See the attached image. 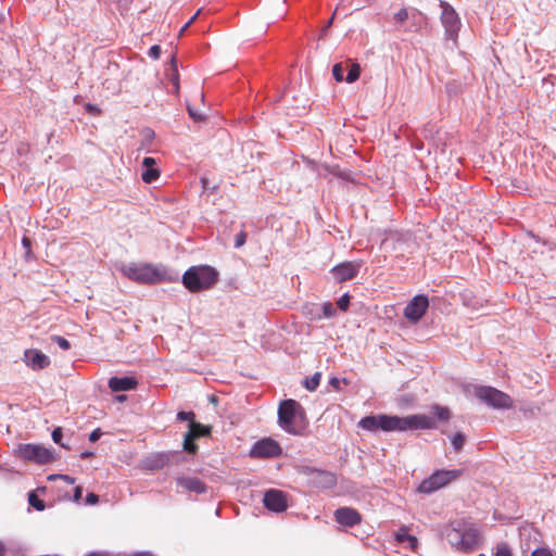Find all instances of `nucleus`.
Returning a JSON list of instances; mask_svg holds the SVG:
<instances>
[{
  "label": "nucleus",
  "mask_w": 556,
  "mask_h": 556,
  "mask_svg": "<svg viewBox=\"0 0 556 556\" xmlns=\"http://www.w3.org/2000/svg\"><path fill=\"white\" fill-rule=\"evenodd\" d=\"M358 425L361 428L368 431L378 429L383 431H406L437 428L435 419L425 414L409 415L406 417L390 415L367 416L362 418Z\"/></svg>",
  "instance_id": "nucleus-1"
},
{
  "label": "nucleus",
  "mask_w": 556,
  "mask_h": 556,
  "mask_svg": "<svg viewBox=\"0 0 556 556\" xmlns=\"http://www.w3.org/2000/svg\"><path fill=\"white\" fill-rule=\"evenodd\" d=\"M118 269L125 277L139 283H157L175 279L162 265L131 262L122 264Z\"/></svg>",
  "instance_id": "nucleus-2"
},
{
  "label": "nucleus",
  "mask_w": 556,
  "mask_h": 556,
  "mask_svg": "<svg viewBox=\"0 0 556 556\" xmlns=\"http://www.w3.org/2000/svg\"><path fill=\"white\" fill-rule=\"evenodd\" d=\"M442 535L445 536L452 547L465 552L475 548L479 540L477 529L464 520H455L444 527Z\"/></svg>",
  "instance_id": "nucleus-3"
},
{
  "label": "nucleus",
  "mask_w": 556,
  "mask_h": 556,
  "mask_svg": "<svg viewBox=\"0 0 556 556\" xmlns=\"http://www.w3.org/2000/svg\"><path fill=\"white\" fill-rule=\"evenodd\" d=\"M279 426L291 434H301L306 428V418L303 407L294 400H286L278 409Z\"/></svg>",
  "instance_id": "nucleus-4"
},
{
  "label": "nucleus",
  "mask_w": 556,
  "mask_h": 556,
  "mask_svg": "<svg viewBox=\"0 0 556 556\" xmlns=\"http://www.w3.org/2000/svg\"><path fill=\"white\" fill-rule=\"evenodd\" d=\"M218 279V273L208 265L191 266L182 275V285L190 292H199L213 287Z\"/></svg>",
  "instance_id": "nucleus-5"
},
{
  "label": "nucleus",
  "mask_w": 556,
  "mask_h": 556,
  "mask_svg": "<svg viewBox=\"0 0 556 556\" xmlns=\"http://www.w3.org/2000/svg\"><path fill=\"white\" fill-rule=\"evenodd\" d=\"M472 392L482 403L495 409H508L513 407L510 396L493 387L475 386Z\"/></svg>",
  "instance_id": "nucleus-6"
},
{
  "label": "nucleus",
  "mask_w": 556,
  "mask_h": 556,
  "mask_svg": "<svg viewBox=\"0 0 556 556\" xmlns=\"http://www.w3.org/2000/svg\"><path fill=\"white\" fill-rule=\"evenodd\" d=\"M18 458L36 464L55 460L54 452L40 444H20L15 451Z\"/></svg>",
  "instance_id": "nucleus-7"
},
{
  "label": "nucleus",
  "mask_w": 556,
  "mask_h": 556,
  "mask_svg": "<svg viewBox=\"0 0 556 556\" xmlns=\"http://www.w3.org/2000/svg\"><path fill=\"white\" fill-rule=\"evenodd\" d=\"M462 470H437L428 479H425L418 486V492L430 494L447 485L462 476Z\"/></svg>",
  "instance_id": "nucleus-8"
},
{
  "label": "nucleus",
  "mask_w": 556,
  "mask_h": 556,
  "mask_svg": "<svg viewBox=\"0 0 556 556\" xmlns=\"http://www.w3.org/2000/svg\"><path fill=\"white\" fill-rule=\"evenodd\" d=\"M440 8H441V23L445 30V36L456 41L458 37V33L462 28V21L456 12V10L446 1L441 0L440 1Z\"/></svg>",
  "instance_id": "nucleus-9"
},
{
  "label": "nucleus",
  "mask_w": 556,
  "mask_h": 556,
  "mask_svg": "<svg viewBox=\"0 0 556 556\" xmlns=\"http://www.w3.org/2000/svg\"><path fill=\"white\" fill-rule=\"evenodd\" d=\"M429 306L428 298L416 295L404 308V316L412 323H417L425 315Z\"/></svg>",
  "instance_id": "nucleus-10"
},
{
  "label": "nucleus",
  "mask_w": 556,
  "mask_h": 556,
  "mask_svg": "<svg viewBox=\"0 0 556 556\" xmlns=\"http://www.w3.org/2000/svg\"><path fill=\"white\" fill-rule=\"evenodd\" d=\"M281 454L279 444L273 439L257 441L251 448L252 457H275Z\"/></svg>",
  "instance_id": "nucleus-11"
},
{
  "label": "nucleus",
  "mask_w": 556,
  "mask_h": 556,
  "mask_svg": "<svg viewBox=\"0 0 556 556\" xmlns=\"http://www.w3.org/2000/svg\"><path fill=\"white\" fill-rule=\"evenodd\" d=\"M23 361L33 370H41L50 365V358L37 349L26 350Z\"/></svg>",
  "instance_id": "nucleus-12"
},
{
  "label": "nucleus",
  "mask_w": 556,
  "mask_h": 556,
  "mask_svg": "<svg viewBox=\"0 0 556 556\" xmlns=\"http://www.w3.org/2000/svg\"><path fill=\"white\" fill-rule=\"evenodd\" d=\"M264 505L269 510L281 513L287 508L286 496L282 491L269 490L264 495Z\"/></svg>",
  "instance_id": "nucleus-13"
},
{
  "label": "nucleus",
  "mask_w": 556,
  "mask_h": 556,
  "mask_svg": "<svg viewBox=\"0 0 556 556\" xmlns=\"http://www.w3.org/2000/svg\"><path fill=\"white\" fill-rule=\"evenodd\" d=\"M334 519L338 523L353 527L362 521L359 513L351 507H341L334 511Z\"/></svg>",
  "instance_id": "nucleus-14"
},
{
  "label": "nucleus",
  "mask_w": 556,
  "mask_h": 556,
  "mask_svg": "<svg viewBox=\"0 0 556 556\" xmlns=\"http://www.w3.org/2000/svg\"><path fill=\"white\" fill-rule=\"evenodd\" d=\"M359 264L344 262L332 268V274L338 281H345L354 278L358 273Z\"/></svg>",
  "instance_id": "nucleus-15"
},
{
  "label": "nucleus",
  "mask_w": 556,
  "mask_h": 556,
  "mask_svg": "<svg viewBox=\"0 0 556 556\" xmlns=\"http://www.w3.org/2000/svg\"><path fill=\"white\" fill-rule=\"evenodd\" d=\"M143 170L141 173V178L146 184H151L159 179L160 169L156 167V160L150 156H147L142 161Z\"/></svg>",
  "instance_id": "nucleus-16"
},
{
  "label": "nucleus",
  "mask_w": 556,
  "mask_h": 556,
  "mask_svg": "<svg viewBox=\"0 0 556 556\" xmlns=\"http://www.w3.org/2000/svg\"><path fill=\"white\" fill-rule=\"evenodd\" d=\"M137 384L134 377H112L109 380V388L114 392L134 390Z\"/></svg>",
  "instance_id": "nucleus-17"
},
{
  "label": "nucleus",
  "mask_w": 556,
  "mask_h": 556,
  "mask_svg": "<svg viewBox=\"0 0 556 556\" xmlns=\"http://www.w3.org/2000/svg\"><path fill=\"white\" fill-rule=\"evenodd\" d=\"M177 483L187 491L194 492L198 494L204 493L206 486L199 478L195 477H179Z\"/></svg>",
  "instance_id": "nucleus-18"
},
{
  "label": "nucleus",
  "mask_w": 556,
  "mask_h": 556,
  "mask_svg": "<svg viewBox=\"0 0 556 556\" xmlns=\"http://www.w3.org/2000/svg\"><path fill=\"white\" fill-rule=\"evenodd\" d=\"M395 538L397 540V542L400 543H407V545L413 549L415 551L417 545H418V541L415 536L410 535L408 532H407V529L406 528H401L397 533L395 534Z\"/></svg>",
  "instance_id": "nucleus-19"
},
{
  "label": "nucleus",
  "mask_w": 556,
  "mask_h": 556,
  "mask_svg": "<svg viewBox=\"0 0 556 556\" xmlns=\"http://www.w3.org/2000/svg\"><path fill=\"white\" fill-rule=\"evenodd\" d=\"M197 439V434L193 432H187L184 440V450L188 453H195L198 450L197 444L193 442Z\"/></svg>",
  "instance_id": "nucleus-20"
},
{
  "label": "nucleus",
  "mask_w": 556,
  "mask_h": 556,
  "mask_svg": "<svg viewBox=\"0 0 556 556\" xmlns=\"http://www.w3.org/2000/svg\"><path fill=\"white\" fill-rule=\"evenodd\" d=\"M432 413L433 415L439 419V420H442V421H446L450 419L451 417V412L447 407H444V406H440V405H434L432 407Z\"/></svg>",
  "instance_id": "nucleus-21"
},
{
  "label": "nucleus",
  "mask_w": 556,
  "mask_h": 556,
  "mask_svg": "<svg viewBox=\"0 0 556 556\" xmlns=\"http://www.w3.org/2000/svg\"><path fill=\"white\" fill-rule=\"evenodd\" d=\"M361 75V66L357 63H352L349 73L345 77L346 83L351 84L356 81Z\"/></svg>",
  "instance_id": "nucleus-22"
},
{
  "label": "nucleus",
  "mask_w": 556,
  "mask_h": 556,
  "mask_svg": "<svg viewBox=\"0 0 556 556\" xmlns=\"http://www.w3.org/2000/svg\"><path fill=\"white\" fill-rule=\"evenodd\" d=\"M188 432H193L197 434V438H200V437L206 435L208 433V429L199 422L191 421L189 424Z\"/></svg>",
  "instance_id": "nucleus-23"
},
{
  "label": "nucleus",
  "mask_w": 556,
  "mask_h": 556,
  "mask_svg": "<svg viewBox=\"0 0 556 556\" xmlns=\"http://www.w3.org/2000/svg\"><path fill=\"white\" fill-rule=\"evenodd\" d=\"M319 382H320V374L316 372L311 378H306L304 380V386L307 390L314 391L319 386Z\"/></svg>",
  "instance_id": "nucleus-24"
},
{
  "label": "nucleus",
  "mask_w": 556,
  "mask_h": 556,
  "mask_svg": "<svg viewBox=\"0 0 556 556\" xmlns=\"http://www.w3.org/2000/svg\"><path fill=\"white\" fill-rule=\"evenodd\" d=\"M320 308L323 311V314L318 315L317 318H321V317L330 318V317L334 316V314H336V309L330 302H325L324 304H321Z\"/></svg>",
  "instance_id": "nucleus-25"
},
{
  "label": "nucleus",
  "mask_w": 556,
  "mask_h": 556,
  "mask_svg": "<svg viewBox=\"0 0 556 556\" xmlns=\"http://www.w3.org/2000/svg\"><path fill=\"white\" fill-rule=\"evenodd\" d=\"M465 441H466V438L463 433L460 432H457L455 433L452 439H451V442H452V445L454 446V448L458 452L463 448L464 444H465Z\"/></svg>",
  "instance_id": "nucleus-26"
},
{
  "label": "nucleus",
  "mask_w": 556,
  "mask_h": 556,
  "mask_svg": "<svg viewBox=\"0 0 556 556\" xmlns=\"http://www.w3.org/2000/svg\"><path fill=\"white\" fill-rule=\"evenodd\" d=\"M493 556H513V553L506 543H501L496 545Z\"/></svg>",
  "instance_id": "nucleus-27"
},
{
  "label": "nucleus",
  "mask_w": 556,
  "mask_h": 556,
  "mask_svg": "<svg viewBox=\"0 0 556 556\" xmlns=\"http://www.w3.org/2000/svg\"><path fill=\"white\" fill-rule=\"evenodd\" d=\"M343 72H344V67H343L342 63H337L333 65L332 75L337 81H342L344 79Z\"/></svg>",
  "instance_id": "nucleus-28"
},
{
  "label": "nucleus",
  "mask_w": 556,
  "mask_h": 556,
  "mask_svg": "<svg viewBox=\"0 0 556 556\" xmlns=\"http://www.w3.org/2000/svg\"><path fill=\"white\" fill-rule=\"evenodd\" d=\"M52 340L62 349V350H70L71 349V343L67 339L63 338V337H60V336H54L52 337Z\"/></svg>",
  "instance_id": "nucleus-29"
},
{
  "label": "nucleus",
  "mask_w": 556,
  "mask_h": 556,
  "mask_svg": "<svg viewBox=\"0 0 556 556\" xmlns=\"http://www.w3.org/2000/svg\"><path fill=\"white\" fill-rule=\"evenodd\" d=\"M29 504L38 510H42L45 508L43 502L39 500L34 493L29 494Z\"/></svg>",
  "instance_id": "nucleus-30"
},
{
  "label": "nucleus",
  "mask_w": 556,
  "mask_h": 556,
  "mask_svg": "<svg viewBox=\"0 0 556 556\" xmlns=\"http://www.w3.org/2000/svg\"><path fill=\"white\" fill-rule=\"evenodd\" d=\"M338 307L341 311H346L350 305V295L343 294L337 302Z\"/></svg>",
  "instance_id": "nucleus-31"
},
{
  "label": "nucleus",
  "mask_w": 556,
  "mask_h": 556,
  "mask_svg": "<svg viewBox=\"0 0 556 556\" xmlns=\"http://www.w3.org/2000/svg\"><path fill=\"white\" fill-rule=\"evenodd\" d=\"M394 21L396 23H403L408 18V12L406 9H401L399 12H396L393 16Z\"/></svg>",
  "instance_id": "nucleus-32"
},
{
  "label": "nucleus",
  "mask_w": 556,
  "mask_h": 556,
  "mask_svg": "<svg viewBox=\"0 0 556 556\" xmlns=\"http://www.w3.org/2000/svg\"><path fill=\"white\" fill-rule=\"evenodd\" d=\"M531 556H554L552 551L546 547H540L532 552Z\"/></svg>",
  "instance_id": "nucleus-33"
},
{
  "label": "nucleus",
  "mask_w": 556,
  "mask_h": 556,
  "mask_svg": "<svg viewBox=\"0 0 556 556\" xmlns=\"http://www.w3.org/2000/svg\"><path fill=\"white\" fill-rule=\"evenodd\" d=\"M188 113H189L190 117L195 122L202 121L203 116H204L203 114L199 113L195 109H193L190 105H188Z\"/></svg>",
  "instance_id": "nucleus-34"
},
{
  "label": "nucleus",
  "mask_w": 556,
  "mask_h": 556,
  "mask_svg": "<svg viewBox=\"0 0 556 556\" xmlns=\"http://www.w3.org/2000/svg\"><path fill=\"white\" fill-rule=\"evenodd\" d=\"M193 418H194V414L192 412H179L177 414V419L182 420V421L189 420L191 422V421H194Z\"/></svg>",
  "instance_id": "nucleus-35"
},
{
  "label": "nucleus",
  "mask_w": 556,
  "mask_h": 556,
  "mask_svg": "<svg viewBox=\"0 0 556 556\" xmlns=\"http://www.w3.org/2000/svg\"><path fill=\"white\" fill-rule=\"evenodd\" d=\"M62 429L60 427L55 428L53 431H52V440L56 443V444H61L62 446H65L63 443H61V439H62Z\"/></svg>",
  "instance_id": "nucleus-36"
},
{
  "label": "nucleus",
  "mask_w": 556,
  "mask_h": 556,
  "mask_svg": "<svg viewBox=\"0 0 556 556\" xmlns=\"http://www.w3.org/2000/svg\"><path fill=\"white\" fill-rule=\"evenodd\" d=\"M149 56L152 58V59H159L160 58V54H161V48L160 46L155 45V46H152L150 49H149V52H148Z\"/></svg>",
  "instance_id": "nucleus-37"
},
{
  "label": "nucleus",
  "mask_w": 556,
  "mask_h": 556,
  "mask_svg": "<svg viewBox=\"0 0 556 556\" xmlns=\"http://www.w3.org/2000/svg\"><path fill=\"white\" fill-rule=\"evenodd\" d=\"M245 240H247V235L244 232H239L237 236H236V242H235V247L236 248H240L242 247L244 243H245Z\"/></svg>",
  "instance_id": "nucleus-38"
},
{
  "label": "nucleus",
  "mask_w": 556,
  "mask_h": 556,
  "mask_svg": "<svg viewBox=\"0 0 556 556\" xmlns=\"http://www.w3.org/2000/svg\"><path fill=\"white\" fill-rule=\"evenodd\" d=\"M59 478L63 479L64 481H66L70 484H73L75 482L74 478L66 476V475H52L49 477L50 480H54V479H59Z\"/></svg>",
  "instance_id": "nucleus-39"
},
{
  "label": "nucleus",
  "mask_w": 556,
  "mask_h": 556,
  "mask_svg": "<svg viewBox=\"0 0 556 556\" xmlns=\"http://www.w3.org/2000/svg\"><path fill=\"white\" fill-rule=\"evenodd\" d=\"M101 435H102V431H101L99 428H97V429H94V430L89 434V441H90V442H96V441H98V440L101 438Z\"/></svg>",
  "instance_id": "nucleus-40"
},
{
  "label": "nucleus",
  "mask_w": 556,
  "mask_h": 556,
  "mask_svg": "<svg viewBox=\"0 0 556 556\" xmlns=\"http://www.w3.org/2000/svg\"><path fill=\"white\" fill-rule=\"evenodd\" d=\"M99 501V497L97 494L94 493H89L87 496H86V503L89 504V505H94L97 504Z\"/></svg>",
  "instance_id": "nucleus-41"
},
{
  "label": "nucleus",
  "mask_w": 556,
  "mask_h": 556,
  "mask_svg": "<svg viewBox=\"0 0 556 556\" xmlns=\"http://www.w3.org/2000/svg\"><path fill=\"white\" fill-rule=\"evenodd\" d=\"M83 496V489L81 486H76L74 491V501L78 502Z\"/></svg>",
  "instance_id": "nucleus-42"
},
{
  "label": "nucleus",
  "mask_w": 556,
  "mask_h": 556,
  "mask_svg": "<svg viewBox=\"0 0 556 556\" xmlns=\"http://www.w3.org/2000/svg\"><path fill=\"white\" fill-rule=\"evenodd\" d=\"M198 15H199V11L189 20V22H187L185 24V26L180 29L179 35L184 34V31L190 26V24L197 18Z\"/></svg>",
  "instance_id": "nucleus-43"
},
{
  "label": "nucleus",
  "mask_w": 556,
  "mask_h": 556,
  "mask_svg": "<svg viewBox=\"0 0 556 556\" xmlns=\"http://www.w3.org/2000/svg\"><path fill=\"white\" fill-rule=\"evenodd\" d=\"M86 110H87L89 113L93 114V115H97V114H99V113H100L99 108H97L96 105H92V104H87V105H86Z\"/></svg>",
  "instance_id": "nucleus-44"
},
{
  "label": "nucleus",
  "mask_w": 556,
  "mask_h": 556,
  "mask_svg": "<svg viewBox=\"0 0 556 556\" xmlns=\"http://www.w3.org/2000/svg\"><path fill=\"white\" fill-rule=\"evenodd\" d=\"M329 382H330V384L333 388L339 389V386H340V379L339 378L333 377V378L330 379Z\"/></svg>",
  "instance_id": "nucleus-45"
},
{
  "label": "nucleus",
  "mask_w": 556,
  "mask_h": 556,
  "mask_svg": "<svg viewBox=\"0 0 556 556\" xmlns=\"http://www.w3.org/2000/svg\"><path fill=\"white\" fill-rule=\"evenodd\" d=\"M324 169L326 172H329V173L333 174V175H337V176L340 175L337 168H329L328 166H324Z\"/></svg>",
  "instance_id": "nucleus-46"
},
{
  "label": "nucleus",
  "mask_w": 556,
  "mask_h": 556,
  "mask_svg": "<svg viewBox=\"0 0 556 556\" xmlns=\"http://www.w3.org/2000/svg\"><path fill=\"white\" fill-rule=\"evenodd\" d=\"M22 243H23V245H24L25 248H27V249H28V248H29V245H30V240H29L28 238L24 237V238H23V240H22Z\"/></svg>",
  "instance_id": "nucleus-47"
},
{
  "label": "nucleus",
  "mask_w": 556,
  "mask_h": 556,
  "mask_svg": "<svg viewBox=\"0 0 556 556\" xmlns=\"http://www.w3.org/2000/svg\"><path fill=\"white\" fill-rule=\"evenodd\" d=\"M91 455H92V453H91V452H84V453H81V457H83V458L90 457Z\"/></svg>",
  "instance_id": "nucleus-48"
},
{
  "label": "nucleus",
  "mask_w": 556,
  "mask_h": 556,
  "mask_svg": "<svg viewBox=\"0 0 556 556\" xmlns=\"http://www.w3.org/2000/svg\"><path fill=\"white\" fill-rule=\"evenodd\" d=\"M333 17H334V14H333V15H332V17L328 21L327 27H329V26L332 24Z\"/></svg>",
  "instance_id": "nucleus-49"
},
{
  "label": "nucleus",
  "mask_w": 556,
  "mask_h": 556,
  "mask_svg": "<svg viewBox=\"0 0 556 556\" xmlns=\"http://www.w3.org/2000/svg\"><path fill=\"white\" fill-rule=\"evenodd\" d=\"M117 400H118V401H124V400H125V395H118V396H117Z\"/></svg>",
  "instance_id": "nucleus-50"
},
{
  "label": "nucleus",
  "mask_w": 556,
  "mask_h": 556,
  "mask_svg": "<svg viewBox=\"0 0 556 556\" xmlns=\"http://www.w3.org/2000/svg\"><path fill=\"white\" fill-rule=\"evenodd\" d=\"M173 80H174V85H175L176 89H178V81H177V79L173 78Z\"/></svg>",
  "instance_id": "nucleus-51"
},
{
  "label": "nucleus",
  "mask_w": 556,
  "mask_h": 556,
  "mask_svg": "<svg viewBox=\"0 0 556 556\" xmlns=\"http://www.w3.org/2000/svg\"><path fill=\"white\" fill-rule=\"evenodd\" d=\"M325 477H326L328 480H331V476H330V475H326V473H325Z\"/></svg>",
  "instance_id": "nucleus-52"
},
{
  "label": "nucleus",
  "mask_w": 556,
  "mask_h": 556,
  "mask_svg": "<svg viewBox=\"0 0 556 556\" xmlns=\"http://www.w3.org/2000/svg\"><path fill=\"white\" fill-rule=\"evenodd\" d=\"M2 553H3V548H2V546L0 545V556H2Z\"/></svg>",
  "instance_id": "nucleus-53"
}]
</instances>
